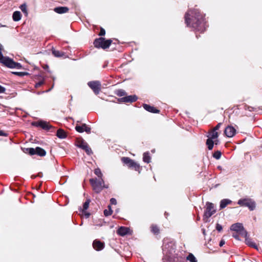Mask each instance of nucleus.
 <instances>
[{"mask_svg": "<svg viewBox=\"0 0 262 262\" xmlns=\"http://www.w3.org/2000/svg\"><path fill=\"white\" fill-rule=\"evenodd\" d=\"M185 21L187 26L195 30L204 32L206 29V22L204 16L197 10L188 11L185 15Z\"/></svg>", "mask_w": 262, "mask_h": 262, "instance_id": "f257e3e1", "label": "nucleus"}, {"mask_svg": "<svg viewBox=\"0 0 262 262\" xmlns=\"http://www.w3.org/2000/svg\"><path fill=\"white\" fill-rule=\"evenodd\" d=\"M90 182L93 187V190L96 193L100 192L104 188H107L108 185L104 184L103 179L98 180L97 179H91Z\"/></svg>", "mask_w": 262, "mask_h": 262, "instance_id": "f03ea898", "label": "nucleus"}, {"mask_svg": "<svg viewBox=\"0 0 262 262\" xmlns=\"http://www.w3.org/2000/svg\"><path fill=\"white\" fill-rule=\"evenodd\" d=\"M112 42L111 39L106 40L104 38L100 37L96 39L94 41V46L97 48H102L103 49L109 48Z\"/></svg>", "mask_w": 262, "mask_h": 262, "instance_id": "7ed1b4c3", "label": "nucleus"}, {"mask_svg": "<svg viewBox=\"0 0 262 262\" xmlns=\"http://www.w3.org/2000/svg\"><path fill=\"white\" fill-rule=\"evenodd\" d=\"M0 57L1 59H3L4 62L3 64L9 68H16L17 69H20L22 67L20 63L14 61L13 59L8 57L4 56L1 54Z\"/></svg>", "mask_w": 262, "mask_h": 262, "instance_id": "20e7f679", "label": "nucleus"}, {"mask_svg": "<svg viewBox=\"0 0 262 262\" xmlns=\"http://www.w3.org/2000/svg\"><path fill=\"white\" fill-rule=\"evenodd\" d=\"M122 162L126 164L129 168H133L136 171H138L140 172V165L135 162L134 161L128 157H123L121 159Z\"/></svg>", "mask_w": 262, "mask_h": 262, "instance_id": "39448f33", "label": "nucleus"}, {"mask_svg": "<svg viewBox=\"0 0 262 262\" xmlns=\"http://www.w3.org/2000/svg\"><path fill=\"white\" fill-rule=\"evenodd\" d=\"M237 204L240 206L248 207L251 211L255 209L256 207L255 202L249 199H239L237 202Z\"/></svg>", "mask_w": 262, "mask_h": 262, "instance_id": "423d86ee", "label": "nucleus"}, {"mask_svg": "<svg viewBox=\"0 0 262 262\" xmlns=\"http://www.w3.org/2000/svg\"><path fill=\"white\" fill-rule=\"evenodd\" d=\"M216 211L214 207V205L212 203L207 202L206 204V210L204 214V219L205 220L206 219L210 217Z\"/></svg>", "mask_w": 262, "mask_h": 262, "instance_id": "0eeeda50", "label": "nucleus"}, {"mask_svg": "<svg viewBox=\"0 0 262 262\" xmlns=\"http://www.w3.org/2000/svg\"><path fill=\"white\" fill-rule=\"evenodd\" d=\"M76 145L77 147L84 150L88 155H90L92 154V149L89 146L88 143L83 139H78L76 141Z\"/></svg>", "mask_w": 262, "mask_h": 262, "instance_id": "6e6552de", "label": "nucleus"}, {"mask_svg": "<svg viewBox=\"0 0 262 262\" xmlns=\"http://www.w3.org/2000/svg\"><path fill=\"white\" fill-rule=\"evenodd\" d=\"M219 136L218 133L215 130H212L210 134L209 138L207 140L206 144L209 150L213 148L214 142L213 140L216 139Z\"/></svg>", "mask_w": 262, "mask_h": 262, "instance_id": "1a4fd4ad", "label": "nucleus"}, {"mask_svg": "<svg viewBox=\"0 0 262 262\" xmlns=\"http://www.w3.org/2000/svg\"><path fill=\"white\" fill-rule=\"evenodd\" d=\"M27 150L28 151L30 155H37L40 156H45L46 154V151L39 147H37L36 148H27Z\"/></svg>", "mask_w": 262, "mask_h": 262, "instance_id": "9d476101", "label": "nucleus"}, {"mask_svg": "<svg viewBox=\"0 0 262 262\" xmlns=\"http://www.w3.org/2000/svg\"><path fill=\"white\" fill-rule=\"evenodd\" d=\"M88 84L95 94H98L99 93L101 90V83L99 81H90L88 82Z\"/></svg>", "mask_w": 262, "mask_h": 262, "instance_id": "9b49d317", "label": "nucleus"}, {"mask_svg": "<svg viewBox=\"0 0 262 262\" xmlns=\"http://www.w3.org/2000/svg\"><path fill=\"white\" fill-rule=\"evenodd\" d=\"M75 129L79 133H83L85 132L88 134L91 133V128L86 125V124H83L82 125H76Z\"/></svg>", "mask_w": 262, "mask_h": 262, "instance_id": "f8f14e48", "label": "nucleus"}, {"mask_svg": "<svg viewBox=\"0 0 262 262\" xmlns=\"http://www.w3.org/2000/svg\"><path fill=\"white\" fill-rule=\"evenodd\" d=\"M225 135L229 138L232 137L236 133V129L232 126H228L225 129Z\"/></svg>", "mask_w": 262, "mask_h": 262, "instance_id": "ddd939ff", "label": "nucleus"}, {"mask_svg": "<svg viewBox=\"0 0 262 262\" xmlns=\"http://www.w3.org/2000/svg\"><path fill=\"white\" fill-rule=\"evenodd\" d=\"M120 100L123 102H133L137 100V97L136 95H130L122 97Z\"/></svg>", "mask_w": 262, "mask_h": 262, "instance_id": "4468645a", "label": "nucleus"}, {"mask_svg": "<svg viewBox=\"0 0 262 262\" xmlns=\"http://www.w3.org/2000/svg\"><path fill=\"white\" fill-rule=\"evenodd\" d=\"M33 124L36 126L40 127L44 129H49L51 127V126L48 122L43 121L33 123Z\"/></svg>", "mask_w": 262, "mask_h": 262, "instance_id": "2eb2a0df", "label": "nucleus"}, {"mask_svg": "<svg viewBox=\"0 0 262 262\" xmlns=\"http://www.w3.org/2000/svg\"><path fill=\"white\" fill-rule=\"evenodd\" d=\"M93 246L95 250L100 251L103 249L104 243L96 239L93 242Z\"/></svg>", "mask_w": 262, "mask_h": 262, "instance_id": "dca6fc26", "label": "nucleus"}, {"mask_svg": "<svg viewBox=\"0 0 262 262\" xmlns=\"http://www.w3.org/2000/svg\"><path fill=\"white\" fill-rule=\"evenodd\" d=\"M143 106L145 110L150 113H159L160 112L159 110H157L154 106H150L146 104H144Z\"/></svg>", "mask_w": 262, "mask_h": 262, "instance_id": "f3484780", "label": "nucleus"}, {"mask_svg": "<svg viewBox=\"0 0 262 262\" xmlns=\"http://www.w3.org/2000/svg\"><path fill=\"white\" fill-rule=\"evenodd\" d=\"M243 227L242 224L237 223L233 224L231 226L230 229L238 233Z\"/></svg>", "mask_w": 262, "mask_h": 262, "instance_id": "a211bd4d", "label": "nucleus"}, {"mask_svg": "<svg viewBox=\"0 0 262 262\" xmlns=\"http://www.w3.org/2000/svg\"><path fill=\"white\" fill-rule=\"evenodd\" d=\"M69 8L67 7H59L54 9V11L58 14H62L67 12Z\"/></svg>", "mask_w": 262, "mask_h": 262, "instance_id": "6ab92c4d", "label": "nucleus"}, {"mask_svg": "<svg viewBox=\"0 0 262 262\" xmlns=\"http://www.w3.org/2000/svg\"><path fill=\"white\" fill-rule=\"evenodd\" d=\"M231 202H232V201L230 200L227 199H223V200H221L220 202V208L223 209V208H225L228 205L231 204Z\"/></svg>", "mask_w": 262, "mask_h": 262, "instance_id": "aec40b11", "label": "nucleus"}, {"mask_svg": "<svg viewBox=\"0 0 262 262\" xmlns=\"http://www.w3.org/2000/svg\"><path fill=\"white\" fill-rule=\"evenodd\" d=\"M128 230L129 229L127 227H121L118 230L117 233L121 236H124L127 234Z\"/></svg>", "mask_w": 262, "mask_h": 262, "instance_id": "412c9836", "label": "nucleus"}, {"mask_svg": "<svg viewBox=\"0 0 262 262\" xmlns=\"http://www.w3.org/2000/svg\"><path fill=\"white\" fill-rule=\"evenodd\" d=\"M12 17L14 21H19L21 17L20 12L19 11H15L13 14Z\"/></svg>", "mask_w": 262, "mask_h": 262, "instance_id": "4be33fe9", "label": "nucleus"}, {"mask_svg": "<svg viewBox=\"0 0 262 262\" xmlns=\"http://www.w3.org/2000/svg\"><path fill=\"white\" fill-rule=\"evenodd\" d=\"M52 54L56 57H61L64 55V53L61 51L56 50L54 49L52 50Z\"/></svg>", "mask_w": 262, "mask_h": 262, "instance_id": "5701e85b", "label": "nucleus"}, {"mask_svg": "<svg viewBox=\"0 0 262 262\" xmlns=\"http://www.w3.org/2000/svg\"><path fill=\"white\" fill-rule=\"evenodd\" d=\"M56 135L60 139H64L67 136L66 132L61 129H59L57 131Z\"/></svg>", "mask_w": 262, "mask_h": 262, "instance_id": "b1692460", "label": "nucleus"}, {"mask_svg": "<svg viewBox=\"0 0 262 262\" xmlns=\"http://www.w3.org/2000/svg\"><path fill=\"white\" fill-rule=\"evenodd\" d=\"M143 160L144 162L147 163H149L150 162V157L148 152L144 153Z\"/></svg>", "mask_w": 262, "mask_h": 262, "instance_id": "393cba45", "label": "nucleus"}, {"mask_svg": "<svg viewBox=\"0 0 262 262\" xmlns=\"http://www.w3.org/2000/svg\"><path fill=\"white\" fill-rule=\"evenodd\" d=\"M245 241L247 245H249V246L254 247L255 249H257V247L256 245V244L253 242H252L250 239L246 238L245 239Z\"/></svg>", "mask_w": 262, "mask_h": 262, "instance_id": "a878e982", "label": "nucleus"}, {"mask_svg": "<svg viewBox=\"0 0 262 262\" xmlns=\"http://www.w3.org/2000/svg\"><path fill=\"white\" fill-rule=\"evenodd\" d=\"M186 259L190 262H197L196 258L192 253H189Z\"/></svg>", "mask_w": 262, "mask_h": 262, "instance_id": "bb28decb", "label": "nucleus"}, {"mask_svg": "<svg viewBox=\"0 0 262 262\" xmlns=\"http://www.w3.org/2000/svg\"><path fill=\"white\" fill-rule=\"evenodd\" d=\"M237 233L239 235L245 237V239L247 238V232L244 227Z\"/></svg>", "mask_w": 262, "mask_h": 262, "instance_id": "cd10ccee", "label": "nucleus"}, {"mask_svg": "<svg viewBox=\"0 0 262 262\" xmlns=\"http://www.w3.org/2000/svg\"><path fill=\"white\" fill-rule=\"evenodd\" d=\"M151 230L155 234H158L159 233V229L156 225H152L151 226Z\"/></svg>", "mask_w": 262, "mask_h": 262, "instance_id": "c85d7f7f", "label": "nucleus"}, {"mask_svg": "<svg viewBox=\"0 0 262 262\" xmlns=\"http://www.w3.org/2000/svg\"><path fill=\"white\" fill-rule=\"evenodd\" d=\"M108 210L105 209L104 210V214L106 216H109V215H111L112 212H113V211H112V210L111 209V206H108Z\"/></svg>", "mask_w": 262, "mask_h": 262, "instance_id": "c756f323", "label": "nucleus"}, {"mask_svg": "<svg viewBox=\"0 0 262 262\" xmlns=\"http://www.w3.org/2000/svg\"><path fill=\"white\" fill-rule=\"evenodd\" d=\"M94 173L96 175H97L100 179H102V173L101 171V170L99 168H96L94 170Z\"/></svg>", "mask_w": 262, "mask_h": 262, "instance_id": "7c9ffc66", "label": "nucleus"}, {"mask_svg": "<svg viewBox=\"0 0 262 262\" xmlns=\"http://www.w3.org/2000/svg\"><path fill=\"white\" fill-rule=\"evenodd\" d=\"M116 94L118 96L121 97V96H125V94H126V92H125V91L124 90H122V89H120V90H118L116 91Z\"/></svg>", "mask_w": 262, "mask_h": 262, "instance_id": "2f4dec72", "label": "nucleus"}, {"mask_svg": "<svg viewBox=\"0 0 262 262\" xmlns=\"http://www.w3.org/2000/svg\"><path fill=\"white\" fill-rule=\"evenodd\" d=\"M222 153L220 151L217 150L213 155V157L216 159H220L221 157Z\"/></svg>", "mask_w": 262, "mask_h": 262, "instance_id": "473e14b6", "label": "nucleus"}, {"mask_svg": "<svg viewBox=\"0 0 262 262\" xmlns=\"http://www.w3.org/2000/svg\"><path fill=\"white\" fill-rule=\"evenodd\" d=\"M20 9L23 13H24L26 14H27V5L25 4L21 5L20 6Z\"/></svg>", "mask_w": 262, "mask_h": 262, "instance_id": "72a5a7b5", "label": "nucleus"}, {"mask_svg": "<svg viewBox=\"0 0 262 262\" xmlns=\"http://www.w3.org/2000/svg\"><path fill=\"white\" fill-rule=\"evenodd\" d=\"M90 202V200H88L84 203L83 205V211L86 210L89 208Z\"/></svg>", "mask_w": 262, "mask_h": 262, "instance_id": "f704fd0d", "label": "nucleus"}, {"mask_svg": "<svg viewBox=\"0 0 262 262\" xmlns=\"http://www.w3.org/2000/svg\"><path fill=\"white\" fill-rule=\"evenodd\" d=\"M13 74H15V75H18L19 76H24L25 75H27L28 73H25V72H13Z\"/></svg>", "mask_w": 262, "mask_h": 262, "instance_id": "c9c22d12", "label": "nucleus"}, {"mask_svg": "<svg viewBox=\"0 0 262 262\" xmlns=\"http://www.w3.org/2000/svg\"><path fill=\"white\" fill-rule=\"evenodd\" d=\"M222 226L219 224H217L216 226V229L219 231L220 232L222 230Z\"/></svg>", "mask_w": 262, "mask_h": 262, "instance_id": "e433bc0d", "label": "nucleus"}, {"mask_svg": "<svg viewBox=\"0 0 262 262\" xmlns=\"http://www.w3.org/2000/svg\"><path fill=\"white\" fill-rule=\"evenodd\" d=\"M105 30H104V29H103V28H101V29H100V32H99V35L100 36H103V35H105Z\"/></svg>", "mask_w": 262, "mask_h": 262, "instance_id": "4c0bfd02", "label": "nucleus"}, {"mask_svg": "<svg viewBox=\"0 0 262 262\" xmlns=\"http://www.w3.org/2000/svg\"><path fill=\"white\" fill-rule=\"evenodd\" d=\"M44 83V81L43 80L40 81L36 83L35 84V87L38 88L41 85H42Z\"/></svg>", "mask_w": 262, "mask_h": 262, "instance_id": "58836bf2", "label": "nucleus"}, {"mask_svg": "<svg viewBox=\"0 0 262 262\" xmlns=\"http://www.w3.org/2000/svg\"><path fill=\"white\" fill-rule=\"evenodd\" d=\"M110 202L112 205H116L117 204V201L115 198H112L110 200Z\"/></svg>", "mask_w": 262, "mask_h": 262, "instance_id": "ea45409f", "label": "nucleus"}, {"mask_svg": "<svg viewBox=\"0 0 262 262\" xmlns=\"http://www.w3.org/2000/svg\"><path fill=\"white\" fill-rule=\"evenodd\" d=\"M222 123H219L213 129V130H218L220 127H221V126L222 125Z\"/></svg>", "mask_w": 262, "mask_h": 262, "instance_id": "a19ab883", "label": "nucleus"}, {"mask_svg": "<svg viewBox=\"0 0 262 262\" xmlns=\"http://www.w3.org/2000/svg\"><path fill=\"white\" fill-rule=\"evenodd\" d=\"M6 89L0 85V94L5 93Z\"/></svg>", "mask_w": 262, "mask_h": 262, "instance_id": "79ce46f5", "label": "nucleus"}, {"mask_svg": "<svg viewBox=\"0 0 262 262\" xmlns=\"http://www.w3.org/2000/svg\"><path fill=\"white\" fill-rule=\"evenodd\" d=\"M232 236H233L234 238H235V239H238V240H239V235H238V234H237V233H233V234H232Z\"/></svg>", "mask_w": 262, "mask_h": 262, "instance_id": "37998d69", "label": "nucleus"}, {"mask_svg": "<svg viewBox=\"0 0 262 262\" xmlns=\"http://www.w3.org/2000/svg\"><path fill=\"white\" fill-rule=\"evenodd\" d=\"M225 241L223 239H222L220 242L219 245L220 247H222L225 244Z\"/></svg>", "mask_w": 262, "mask_h": 262, "instance_id": "c03bdc74", "label": "nucleus"}, {"mask_svg": "<svg viewBox=\"0 0 262 262\" xmlns=\"http://www.w3.org/2000/svg\"><path fill=\"white\" fill-rule=\"evenodd\" d=\"M1 136H7V134L5 133L3 131L0 130Z\"/></svg>", "mask_w": 262, "mask_h": 262, "instance_id": "a18cd8bd", "label": "nucleus"}, {"mask_svg": "<svg viewBox=\"0 0 262 262\" xmlns=\"http://www.w3.org/2000/svg\"><path fill=\"white\" fill-rule=\"evenodd\" d=\"M166 245H164L163 246V250L164 252L166 251Z\"/></svg>", "mask_w": 262, "mask_h": 262, "instance_id": "49530a36", "label": "nucleus"}, {"mask_svg": "<svg viewBox=\"0 0 262 262\" xmlns=\"http://www.w3.org/2000/svg\"><path fill=\"white\" fill-rule=\"evenodd\" d=\"M213 142H214V143H215V144L216 145H217V144H218V143H219V140L216 139V140H215L214 141H213Z\"/></svg>", "mask_w": 262, "mask_h": 262, "instance_id": "de8ad7c7", "label": "nucleus"}, {"mask_svg": "<svg viewBox=\"0 0 262 262\" xmlns=\"http://www.w3.org/2000/svg\"><path fill=\"white\" fill-rule=\"evenodd\" d=\"M202 231H203V234H204V235H205V229H202Z\"/></svg>", "mask_w": 262, "mask_h": 262, "instance_id": "09e8293b", "label": "nucleus"}, {"mask_svg": "<svg viewBox=\"0 0 262 262\" xmlns=\"http://www.w3.org/2000/svg\"><path fill=\"white\" fill-rule=\"evenodd\" d=\"M89 215H90V214H89V213H88V214H86V216L88 217L89 216Z\"/></svg>", "mask_w": 262, "mask_h": 262, "instance_id": "8fccbe9b", "label": "nucleus"}, {"mask_svg": "<svg viewBox=\"0 0 262 262\" xmlns=\"http://www.w3.org/2000/svg\"><path fill=\"white\" fill-rule=\"evenodd\" d=\"M50 90H51V89H49V90H48L46 91V92H49Z\"/></svg>", "mask_w": 262, "mask_h": 262, "instance_id": "3c124183", "label": "nucleus"}]
</instances>
